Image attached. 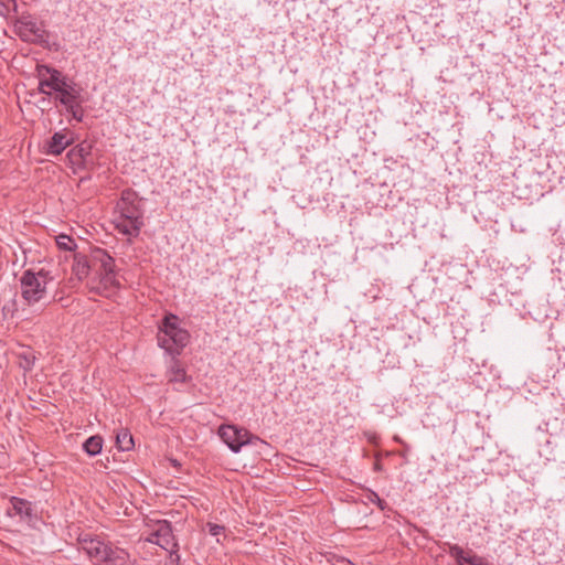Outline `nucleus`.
I'll return each instance as SVG.
<instances>
[{"label":"nucleus","instance_id":"423d86ee","mask_svg":"<svg viewBox=\"0 0 565 565\" xmlns=\"http://www.w3.org/2000/svg\"><path fill=\"white\" fill-rule=\"evenodd\" d=\"M51 280L49 273L40 270L34 273L25 270L20 279L22 298L33 305L42 300L46 295V285Z\"/></svg>","mask_w":565,"mask_h":565},{"label":"nucleus","instance_id":"f257e3e1","mask_svg":"<svg viewBox=\"0 0 565 565\" xmlns=\"http://www.w3.org/2000/svg\"><path fill=\"white\" fill-rule=\"evenodd\" d=\"M72 270L78 280L87 279V287L95 294L109 297L119 287L115 260L105 249H95L89 259L76 254Z\"/></svg>","mask_w":565,"mask_h":565},{"label":"nucleus","instance_id":"6e6552de","mask_svg":"<svg viewBox=\"0 0 565 565\" xmlns=\"http://www.w3.org/2000/svg\"><path fill=\"white\" fill-rule=\"evenodd\" d=\"M148 526L151 529L146 541L159 545L169 553H177L178 544L175 542L170 522L167 520L150 521Z\"/></svg>","mask_w":565,"mask_h":565},{"label":"nucleus","instance_id":"ddd939ff","mask_svg":"<svg viewBox=\"0 0 565 565\" xmlns=\"http://www.w3.org/2000/svg\"><path fill=\"white\" fill-rule=\"evenodd\" d=\"M167 377L170 383L179 385L177 390H181L182 386L190 380L184 367L181 365L180 361L175 359V356H173L171 360L167 372Z\"/></svg>","mask_w":565,"mask_h":565},{"label":"nucleus","instance_id":"412c9836","mask_svg":"<svg viewBox=\"0 0 565 565\" xmlns=\"http://www.w3.org/2000/svg\"><path fill=\"white\" fill-rule=\"evenodd\" d=\"M349 565H354V564H352V563H349Z\"/></svg>","mask_w":565,"mask_h":565},{"label":"nucleus","instance_id":"9b49d317","mask_svg":"<svg viewBox=\"0 0 565 565\" xmlns=\"http://www.w3.org/2000/svg\"><path fill=\"white\" fill-rule=\"evenodd\" d=\"M73 141L72 134L66 129L55 132L46 142V153L61 154Z\"/></svg>","mask_w":565,"mask_h":565},{"label":"nucleus","instance_id":"f3484780","mask_svg":"<svg viewBox=\"0 0 565 565\" xmlns=\"http://www.w3.org/2000/svg\"><path fill=\"white\" fill-rule=\"evenodd\" d=\"M83 103H77L72 106V108L65 109L67 114L72 116L73 119L81 122L84 118V109L82 107Z\"/></svg>","mask_w":565,"mask_h":565},{"label":"nucleus","instance_id":"aec40b11","mask_svg":"<svg viewBox=\"0 0 565 565\" xmlns=\"http://www.w3.org/2000/svg\"><path fill=\"white\" fill-rule=\"evenodd\" d=\"M32 364H33V362H32L31 360L25 359L24 363H23V364H21V365H22L24 369L29 370V369H31Z\"/></svg>","mask_w":565,"mask_h":565},{"label":"nucleus","instance_id":"a211bd4d","mask_svg":"<svg viewBox=\"0 0 565 565\" xmlns=\"http://www.w3.org/2000/svg\"><path fill=\"white\" fill-rule=\"evenodd\" d=\"M209 533L212 536L217 537L220 534H222L225 530L223 525L214 524V523H207Z\"/></svg>","mask_w":565,"mask_h":565},{"label":"nucleus","instance_id":"dca6fc26","mask_svg":"<svg viewBox=\"0 0 565 565\" xmlns=\"http://www.w3.org/2000/svg\"><path fill=\"white\" fill-rule=\"evenodd\" d=\"M55 241L57 247L62 250L72 252L76 247L75 241L65 234L56 236Z\"/></svg>","mask_w":565,"mask_h":565},{"label":"nucleus","instance_id":"39448f33","mask_svg":"<svg viewBox=\"0 0 565 565\" xmlns=\"http://www.w3.org/2000/svg\"><path fill=\"white\" fill-rule=\"evenodd\" d=\"M158 344L172 356L179 355L190 341V333L174 315H167L159 327Z\"/></svg>","mask_w":565,"mask_h":565},{"label":"nucleus","instance_id":"6ab92c4d","mask_svg":"<svg viewBox=\"0 0 565 565\" xmlns=\"http://www.w3.org/2000/svg\"><path fill=\"white\" fill-rule=\"evenodd\" d=\"M373 497L375 498L379 507L383 510L384 509V501L382 499L379 498L377 494L373 493Z\"/></svg>","mask_w":565,"mask_h":565},{"label":"nucleus","instance_id":"1a4fd4ad","mask_svg":"<svg viewBox=\"0 0 565 565\" xmlns=\"http://www.w3.org/2000/svg\"><path fill=\"white\" fill-rule=\"evenodd\" d=\"M220 438L235 454L239 452L242 447L253 443L254 436L245 428L236 425L223 424L217 431ZM255 439H257L255 437Z\"/></svg>","mask_w":565,"mask_h":565},{"label":"nucleus","instance_id":"0eeeda50","mask_svg":"<svg viewBox=\"0 0 565 565\" xmlns=\"http://www.w3.org/2000/svg\"><path fill=\"white\" fill-rule=\"evenodd\" d=\"M14 31L24 42L41 44L47 39L43 23L39 22L36 18L30 13H22L14 21Z\"/></svg>","mask_w":565,"mask_h":565},{"label":"nucleus","instance_id":"2eb2a0df","mask_svg":"<svg viewBox=\"0 0 565 565\" xmlns=\"http://www.w3.org/2000/svg\"><path fill=\"white\" fill-rule=\"evenodd\" d=\"M103 448V438L99 436H92L85 440L83 444V449L89 456H96L102 451Z\"/></svg>","mask_w":565,"mask_h":565},{"label":"nucleus","instance_id":"4468645a","mask_svg":"<svg viewBox=\"0 0 565 565\" xmlns=\"http://www.w3.org/2000/svg\"><path fill=\"white\" fill-rule=\"evenodd\" d=\"M116 445L121 451L130 450L134 447L131 434L127 429L121 428L116 435Z\"/></svg>","mask_w":565,"mask_h":565},{"label":"nucleus","instance_id":"20e7f679","mask_svg":"<svg viewBox=\"0 0 565 565\" xmlns=\"http://www.w3.org/2000/svg\"><path fill=\"white\" fill-rule=\"evenodd\" d=\"M116 228L124 235L137 236L143 226V211L135 191L127 189L116 205Z\"/></svg>","mask_w":565,"mask_h":565},{"label":"nucleus","instance_id":"9d476101","mask_svg":"<svg viewBox=\"0 0 565 565\" xmlns=\"http://www.w3.org/2000/svg\"><path fill=\"white\" fill-rule=\"evenodd\" d=\"M9 516H19L20 521L32 523L35 520L32 503L28 500L12 497L7 511Z\"/></svg>","mask_w":565,"mask_h":565},{"label":"nucleus","instance_id":"f8f14e48","mask_svg":"<svg viewBox=\"0 0 565 565\" xmlns=\"http://www.w3.org/2000/svg\"><path fill=\"white\" fill-rule=\"evenodd\" d=\"M448 552L458 565H484L482 557L472 553H466L463 548L457 544L449 545Z\"/></svg>","mask_w":565,"mask_h":565},{"label":"nucleus","instance_id":"f03ea898","mask_svg":"<svg viewBox=\"0 0 565 565\" xmlns=\"http://www.w3.org/2000/svg\"><path fill=\"white\" fill-rule=\"evenodd\" d=\"M36 74L40 93L53 96L54 100L65 109L72 108L77 103H84L82 88L60 71L47 65H39Z\"/></svg>","mask_w":565,"mask_h":565},{"label":"nucleus","instance_id":"7ed1b4c3","mask_svg":"<svg viewBox=\"0 0 565 565\" xmlns=\"http://www.w3.org/2000/svg\"><path fill=\"white\" fill-rule=\"evenodd\" d=\"M78 550L87 555L94 565H136L130 554L97 535L83 533L77 539Z\"/></svg>","mask_w":565,"mask_h":565}]
</instances>
